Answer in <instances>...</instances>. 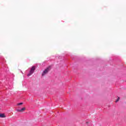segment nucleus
Masks as SVG:
<instances>
[{"mask_svg":"<svg viewBox=\"0 0 126 126\" xmlns=\"http://www.w3.org/2000/svg\"><path fill=\"white\" fill-rule=\"evenodd\" d=\"M50 71V67L46 68L43 72L42 76H45L46 74H48V72Z\"/></svg>","mask_w":126,"mask_h":126,"instance_id":"f257e3e1","label":"nucleus"},{"mask_svg":"<svg viewBox=\"0 0 126 126\" xmlns=\"http://www.w3.org/2000/svg\"><path fill=\"white\" fill-rule=\"evenodd\" d=\"M120 100V97H118L117 99L116 100V102H119V100Z\"/></svg>","mask_w":126,"mask_h":126,"instance_id":"423d86ee","label":"nucleus"},{"mask_svg":"<svg viewBox=\"0 0 126 126\" xmlns=\"http://www.w3.org/2000/svg\"><path fill=\"white\" fill-rule=\"evenodd\" d=\"M0 118H5V115L4 114H0Z\"/></svg>","mask_w":126,"mask_h":126,"instance_id":"20e7f679","label":"nucleus"},{"mask_svg":"<svg viewBox=\"0 0 126 126\" xmlns=\"http://www.w3.org/2000/svg\"><path fill=\"white\" fill-rule=\"evenodd\" d=\"M34 71H35V66H32L30 71V73L28 74V76H30L32 74H33Z\"/></svg>","mask_w":126,"mask_h":126,"instance_id":"f03ea898","label":"nucleus"},{"mask_svg":"<svg viewBox=\"0 0 126 126\" xmlns=\"http://www.w3.org/2000/svg\"><path fill=\"white\" fill-rule=\"evenodd\" d=\"M21 105H23V103L20 102L17 104L18 106H20Z\"/></svg>","mask_w":126,"mask_h":126,"instance_id":"39448f33","label":"nucleus"},{"mask_svg":"<svg viewBox=\"0 0 126 126\" xmlns=\"http://www.w3.org/2000/svg\"><path fill=\"white\" fill-rule=\"evenodd\" d=\"M26 110V108L25 107H23V108H22L21 109H18L17 110V112H24V111H25Z\"/></svg>","mask_w":126,"mask_h":126,"instance_id":"7ed1b4c3","label":"nucleus"}]
</instances>
